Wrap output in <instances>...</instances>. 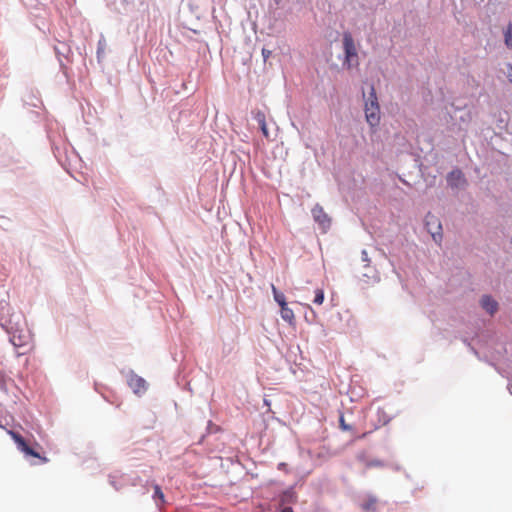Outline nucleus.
I'll return each mask as SVG.
<instances>
[{
  "mask_svg": "<svg viewBox=\"0 0 512 512\" xmlns=\"http://www.w3.org/2000/svg\"><path fill=\"white\" fill-rule=\"evenodd\" d=\"M367 435V433H363L359 438H364Z\"/></svg>",
  "mask_w": 512,
  "mask_h": 512,
  "instance_id": "23",
  "label": "nucleus"
},
{
  "mask_svg": "<svg viewBox=\"0 0 512 512\" xmlns=\"http://www.w3.org/2000/svg\"><path fill=\"white\" fill-rule=\"evenodd\" d=\"M339 425L343 431H350L352 427L345 422L344 415L341 414L339 417Z\"/></svg>",
  "mask_w": 512,
  "mask_h": 512,
  "instance_id": "15",
  "label": "nucleus"
},
{
  "mask_svg": "<svg viewBox=\"0 0 512 512\" xmlns=\"http://www.w3.org/2000/svg\"><path fill=\"white\" fill-rule=\"evenodd\" d=\"M509 80L512 83V75L511 74H509Z\"/></svg>",
  "mask_w": 512,
  "mask_h": 512,
  "instance_id": "24",
  "label": "nucleus"
},
{
  "mask_svg": "<svg viewBox=\"0 0 512 512\" xmlns=\"http://www.w3.org/2000/svg\"><path fill=\"white\" fill-rule=\"evenodd\" d=\"M365 117L370 126L375 127L380 122V108L374 87H371L365 102Z\"/></svg>",
  "mask_w": 512,
  "mask_h": 512,
  "instance_id": "1",
  "label": "nucleus"
},
{
  "mask_svg": "<svg viewBox=\"0 0 512 512\" xmlns=\"http://www.w3.org/2000/svg\"><path fill=\"white\" fill-rule=\"evenodd\" d=\"M281 318L286 321L288 324L293 325L295 322V315L291 308L287 306V303L285 306H281Z\"/></svg>",
  "mask_w": 512,
  "mask_h": 512,
  "instance_id": "7",
  "label": "nucleus"
},
{
  "mask_svg": "<svg viewBox=\"0 0 512 512\" xmlns=\"http://www.w3.org/2000/svg\"><path fill=\"white\" fill-rule=\"evenodd\" d=\"M481 306L489 314L493 315L498 309V303L490 296H483L481 299Z\"/></svg>",
  "mask_w": 512,
  "mask_h": 512,
  "instance_id": "6",
  "label": "nucleus"
},
{
  "mask_svg": "<svg viewBox=\"0 0 512 512\" xmlns=\"http://www.w3.org/2000/svg\"><path fill=\"white\" fill-rule=\"evenodd\" d=\"M254 118L258 124L266 123V116H265L264 112H262V111H257L254 115Z\"/></svg>",
  "mask_w": 512,
  "mask_h": 512,
  "instance_id": "14",
  "label": "nucleus"
},
{
  "mask_svg": "<svg viewBox=\"0 0 512 512\" xmlns=\"http://www.w3.org/2000/svg\"><path fill=\"white\" fill-rule=\"evenodd\" d=\"M448 181L451 185H458L459 182L464 181L463 173L460 170L452 171L448 176Z\"/></svg>",
  "mask_w": 512,
  "mask_h": 512,
  "instance_id": "9",
  "label": "nucleus"
},
{
  "mask_svg": "<svg viewBox=\"0 0 512 512\" xmlns=\"http://www.w3.org/2000/svg\"><path fill=\"white\" fill-rule=\"evenodd\" d=\"M127 383L136 394H140L146 391V381L135 373L129 374Z\"/></svg>",
  "mask_w": 512,
  "mask_h": 512,
  "instance_id": "5",
  "label": "nucleus"
},
{
  "mask_svg": "<svg viewBox=\"0 0 512 512\" xmlns=\"http://www.w3.org/2000/svg\"><path fill=\"white\" fill-rule=\"evenodd\" d=\"M435 222H437V228L440 229L441 228V225L440 223L437 221V219H435Z\"/></svg>",
  "mask_w": 512,
  "mask_h": 512,
  "instance_id": "22",
  "label": "nucleus"
},
{
  "mask_svg": "<svg viewBox=\"0 0 512 512\" xmlns=\"http://www.w3.org/2000/svg\"><path fill=\"white\" fill-rule=\"evenodd\" d=\"M8 434L16 443L18 449L27 456L39 458L42 463H47L49 461L47 457L41 456L39 453H37L35 450L29 447L25 439L19 433L13 430H8Z\"/></svg>",
  "mask_w": 512,
  "mask_h": 512,
  "instance_id": "3",
  "label": "nucleus"
},
{
  "mask_svg": "<svg viewBox=\"0 0 512 512\" xmlns=\"http://www.w3.org/2000/svg\"><path fill=\"white\" fill-rule=\"evenodd\" d=\"M271 289L273 292L274 300L279 304V306H285L286 304V298L283 293L279 292L275 285H271Z\"/></svg>",
  "mask_w": 512,
  "mask_h": 512,
  "instance_id": "11",
  "label": "nucleus"
},
{
  "mask_svg": "<svg viewBox=\"0 0 512 512\" xmlns=\"http://www.w3.org/2000/svg\"><path fill=\"white\" fill-rule=\"evenodd\" d=\"M280 505L293 503L296 501V495L293 491H285L280 495Z\"/></svg>",
  "mask_w": 512,
  "mask_h": 512,
  "instance_id": "10",
  "label": "nucleus"
},
{
  "mask_svg": "<svg viewBox=\"0 0 512 512\" xmlns=\"http://www.w3.org/2000/svg\"><path fill=\"white\" fill-rule=\"evenodd\" d=\"M505 43L507 47H512V24H509L505 32Z\"/></svg>",
  "mask_w": 512,
  "mask_h": 512,
  "instance_id": "13",
  "label": "nucleus"
},
{
  "mask_svg": "<svg viewBox=\"0 0 512 512\" xmlns=\"http://www.w3.org/2000/svg\"><path fill=\"white\" fill-rule=\"evenodd\" d=\"M431 234H432L433 239H434L435 241H437V237H436V235H437V234H436L435 232H431Z\"/></svg>",
  "mask_w": 512,
  "mask_h": 512,
  "instance_id": "21",
  "label": "nucleus"
},
{
  "mask_svg": "<svg viewBox=\"0 0 512 512\" xmlns=\"http://www.w3.org/2000/svg\"><path fill=\"white\" fill-rule=\"evenodd\" d=\"M343 48L345 60L343 65L347 69L359 66L358 53L352 35L349 32L343 34Z\"/></svg>",
  "mask_w": 512,
  "mask_h": 512,
  "instance_id": "2",
  "label": "nucleus"
},
{
  "mask_svg": "<svg viewBox=\"0 0 512 512\" xmlns=\"http://www.w3.org/2000/svg\"><path fill=\"white\" fill-rule=\"evenodd\" d=\"M259 126H260V129H261L264 137L268 139L270 137V135H269V131H268V128H267V124L266 123L259 124Z\"/></svg>",
  "mask_w": 512,
  "mask_h": 512,
  "instance_id": "18",
  "label": "nucleus"
},
{
  "mask_svg": "<svg viewBox=\"0 0 512 512\" xmlns=\"http://www.w3.org/2000/svg\"><path fill=\"white\" fill-rule=\"evenodd\" d=\"M281 512H294L291 507H285L281 510Z\"/></svg>",
  "mask_w": 512,
  "mask_h": 512,
  "instance_id": "20",
  "label": "nucleus"
},
{
  "mask_svg": "<svg viewBox=\"0 0 512 512\" xmlns=\"http://www.w3.org/2000/svg\"><path fill=\"white\" fill-rule=\"evenodd\" d=\"M313 219L319 224L321 229L325 232L331 224V219L328 214L324 211L323 207L316 204L311 210Z\"/></svg>",
  "mask_w": 512,
  "mask_h": 512,
  "instance_id": "4",
  "label": "nucleus"
},
{
  "mask_svg": "<svg viewBox=\"0 0 512 512\" xmlns=\"http://www.w3.org/2000/svg\"><path fill=\"white\" fill-rule=\"evenodd\" d=\"M324 301V291L322 289H316L313 303L321 305Z\"/></svg>",
  "mask_w": 512,
  "mask_h": 512,
  "instance_id": "12",
  "label": "nucleus"
},
{
  "mask_svg": "<svg viewBox=\"0 0 512 512\" xmlns=\"http://www.w3.org/2000/svg\"><path fill=\"white\" fill-rule=\"evenodd\" d=\"M270 55H271V51L270 50L265 49V48L262 49V56H263V58L265 60L268 59L270 57Z\"/></svg>",
  "mask_w": 512,
  "mask_h": 512,
  "instance_id": "19",
  "label": "nucleus"
},
{
  "mask_svg": "<svg viewBox=\"0 0 512 512\" xmlns=\"http://www.w3.org/2000/svg\"><path fill=\"white\" fill-rule=\"evenodd\" d=\"M154 497L159 498L162 502H164V494L159 485H154Z\"/></svg>",
  "mask_w": 512,
  "mask_h": 512,
  "instance_id": "16",
  "label": "nucleus"
},
{
  "mask_svg": "<svg viewBox=\"0 0 512 512\" xmlns=\"http://www.w3.org/2000/svg\"><path fill=\"white\" fill-rule=\"evenodd\" d=\"M377 505V499L370 497L361 504V508L365 512H375Z\"/></svg>",
  "mask_w": 512,
  "mask_h": 512,
  "instance_id": "8",
  "label": "nucleus"
},
{
  "mask_svg": "<svg viewBox=\"0 0 512 512\" xmlns=\"http://www.w3.org/2000/svg\"><path fill=\"white\" fill-rule=\"evenodd\" d=\"M361 260H362L364 263H366V265H365L366 267H369V266H370V262H371V260H370V258H369V256H368V252H367L366 250H362V252H361Z\"/></svg>",
  "mask_w": 512,
  "mask_h": 512,
  "instance_id": "17",
  "label": "nucleus"
}]
</instances>
